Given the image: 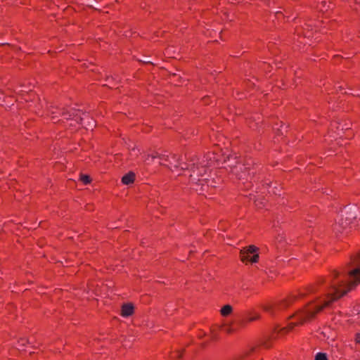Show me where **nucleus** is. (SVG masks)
<instances>
[{
	"mask_svg": "<svg viewBox=\"0 0 360 360\" xmlns=\"http://www.w3.org/2000/svg\"><path fill=\"white\" fill-rule=\"evenodd\" d=\"M49 113L52 115V118L54 120L58 117V115H60L64 119L68 120H72L74 122L77 124H82L84 118L82 117V112L79 110H76L72 108L67 109H59L51 106L49 110ZM83 115L86 116L84 113Z\"/></svg>",
	"mask_w": 360,
	"mask_h": 360,
	"instance_id": "nucleus-3",
	"label": "nucleus"
},
{
	"mask_svg": "<svg viewBox=\"0 0 360 360\" xmlns=\"http://www.w3.org/2000/svg\"><path fill=\"white\" fill-rule=\"evenodd\" d=\"M80 180L83 182L84 184L87 185L91 182V178L89 176L86 174H82L80 176Z\"/></svg>",
	"mask_w": 360,
	"mask_h": 360,
	"instance_id": "nucleus-11",
	"label": "nucleus"
},
{
	"mask_svg": "<svg viewBox=\"0 0 360 360\" xmlns=\"http://www.w3.org/2000/svg\"><path fill=\"white\" fill-rule=\"evenodd\" d=\"M266 347H270V345H265Z\"/></svg>",
	"mask_w": 360,
	"mask_h": 360,
	"instance_id": "nucleus-19",
	"label": "nucleus"
},
{
	"mask_svg": "<svg viewBox=\"0 0 360 360\" xmlns=\"http://www.w3.org/2000/svg\"><path fill=\"white\" fill-rule=\"evenodd\" d=\"M223 316H227L232 312V307L229 304L224 305L220 310Z\"/></svg>",
	"mask_w": 360,
	"mask_h": 360,
	"instance_id": "nucleus-10",
	"label": "nucleus"
},
{
	"mask_svg": "<svg viewBox=\"0 0 360 360\" xmlns=\"http://www.w3.org/2000/svg\"><path fill=\"white\" fill-rule=\"evenodd\" d=\"M135 179V174L133 172H129L122 178V182L124 185L132 184Z\"/></svg>",
	"mask_w": 360,
	"mask_h": 360,
	"instance_id": "nucleus-9",
	"label": "nucleus"
},
{
	"mask_svg": "<svg viewBox=\"0 0 360 360\" xmlns=\"http://www.w3.org/2000/svg\"><path fill=\"white\" fill-rule=\"evenodd\" d=\"M172 154H160L158 152L153 153L150 155H144L143 156V160L144 162H148L149 158H150L152 160H155L156 158L160 159V164L167 166L170 169H172V163L170 162V158Z\"/></svg>",
	"mask_w": 360,
	"mask_h": 360,
	"instance_id": "nucleus-6",
	"label": "nucleus"
},
{
	"mask_svg": "<svg viewBox=\"0 0 360 360\" xmlns=\"http://www.w3.org/2000/svg\"><path fill=\"white\" fill-rule=\"evenodd\" d=\"M134 312V307L131 303L124 304L121 308V316L123 317H129Z\"/></svg>",
	"mask_w": 360,
	"mask_h": 360,
	"instance_id": "nucleus-8",
	"label": "nucleus"
},
{
	"mask_svg": "<svg viewBox=\"0 0 360 360\" xmlns=\"http://www.w3.org/2000/svg\"><path fill=\"white\" fill-rule=\"evenodd\" d=\"M315 360H328V358L326 354L319 352L316 355Z\"/></svg>",
	"mask_w": 360,
	"mask_h": 360,
	"instance_id": "nucleus-12",
	"label": "nucleus"
},
{
	"mask_svg": "<svg viewBox=\"0 0 360 360\" xmlns=\"http://www.w3.org/2000/svg\"><path fill=\"white\" fill-rule=\"evenodd\" d=\"M297 299L296 295H291L288 299L283 301L281 306L267 304L264 307V310L270 314H274L276 311L287 307Z\"/></svg>",
	"mask_w": 360,
	"mask_h": 360,
	"instance_id": "nucleus-7",
	"label": "nucleus"
},
{
	"mask_svg": "<svg viewBox=\"0 0 360 360\" xmlns=\"http://www.w3.org/2000/svg\"><path fill=\"white\" fill-rule=\"evenodd\" d=\"M258 248L255 245H250L240 250V259L244 263H256L259 259Z\"/></svg>",
	"mask_w": 360,
	"mask_h": 360,
	"instance_id": "nucleus-5",
	"label": "nucleus"
},
{
	"mask_svg": "<svg viewBox=\"0 0 360 360\" xmlns=\"http://www.w3.org/2000/svg\"><path fill=\"white\" fill-rule=\"evenodd\" d=\"M28 342L27 340L25 338H21L18 341V344L22 346H25Z\"/></svg>",
	"mask_w": 360,
	"mask_h": 360,
	"instance_id": "nucleus-14",
	"label": "nucleus"
},
{
	"mask_svg": "<svg viewBox=\"0 0 360 360\" xmlns=\"http://www.w3.org/2000/svg\"><path fill=\"white\" fill-rule=\"evenodd\" d=\"M355 341L356 343L360 344V333L356 334Z\"/></svg>",
	"mask_w": 360,
	"mask_h": 360,
	"instance_id": "nucleus-15",
	"label": "nucleus"
},
{
	"mask_svg": "<svg viewBox=\"0 0 360 360\" xmlns=\"http://www.w3.org/2000/svg\"><path fill=\"white\" fill-rule=\"evenodd\" d=\"M236 165L230 164L228 166L231 169V172L236 175L239 179L248 180L250 176V164L249 162L242 163L239 161H235Z\"/></svg>",
	"mask_w": 360,
	"mask_h": 360,
	"instance_id": "nucleus-4",
	"label": "nucleus"
},
{
	"mask_svg": "<svg viewBox=\"0 0 360 360\" xmlns=\"http://www.w3.org/2000/svg\"><path fill=\"white\" fill-rule=\"evenodd\" d=\"M304 295H304V293H300V294H299V296H300V297H304Z\"/></svg>",
	"mask_w": 360,
	"mask_h": 360,
	"instance_id": "nucleus-18",
	"label": "nucleus"
},
{
	"mask_svg": "<svg viewBox=\"0 0 360 360\" xmlns=\"http://www.w3.org/2000/svg\"><path fill=\"white\" fill-rule=\"evenodd\" d=\"M176 354L177 358H181L182 356V353L180 351L176 352Z\"/></svg>",
	"mask_w": 360,
	"mask_h": 360,
	"instance_id": "nucleus-16",
	"label": "nucleus"
},
{
	"mask_svg": "<svg viewBox=\"0 0 360 360\" xmlns=\"http://www.w3.org/2000/svg\"><path fill=\"white\" fill-rule=\"evenodd\" d=\"M170 162L173 164L172 169L180 167L181 169L188 170L191 172L189 177L191 183L194 184L196 186L202 185L200 190H198V188H193V189L197 191H203L205 190L204 182L206 181V179H200V177L203 176V175L206 174L207 170V167L211 165L212 163L211 160L205 165H199L198 164L196 165L195 162H193L187 166L186 163L181 162L176 155L172 154L170 158Z\"/></svg>",
	"mask_w": 360,
	"mask_h": 360,
	"instance_id": "nucleus-1",
	"label": "nucleus"
},
{
	"mask_svg": "<svg viewBox=\"0 0 360 360\" xmlns=\"http://www.w3.org/2000/svg\"><path fill=\"white\" fill-rule=\"evenodd\" d=\"M255 203H256V206H257V207H259V208H261V207H262L261 206H259V204H258V202H257V200L255 201Z\"/></svg>",
	"mask_w": 360,
	"mask_h": 360,
	"instance_id": "nucleus-17",
	"label": "nucleus"
},
{
	"mask_svg": "<svg viewBox=\"0 0 360 360\" xmlns=\"http://www.w3.org/2000/svg\"><path fill=\"white\" fill-rule=\"evenodd\" d=\"M259 316L258 314H255L254 316L249 317L248 321H249V322L254 321L259 319Z\"/></svg>",
	"mask_w": 360,
	"mask_h": 360,
	"instance_id": "nucleus-13",
	"label": "nucleus"
},
{
	"mask_svg": "<svg viewBox=\"0 0 360 360\" xmlns=\"http://www.w3.org/2000/svg\"><path fill=\"white\" fill-rule=\"evenodd\" d=\"M360 220V212L356 207L349 212H346L345 216L341 217L338 222L333 226L335 233H341L349 229H356L359 226Z\"/></svg>",
	"mask_w": 360,
	"mask_h": 360,
	"instance_id": "nucleus-2",
	"label": "nucleus"
}]
</instances>
